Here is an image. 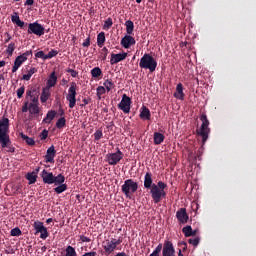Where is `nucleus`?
Returning <instances> with one entry per match:
<instances>
[{
    "mask_svg": "<svg viewBox=\"0 0 256 256\" xmlns=\"http://www.w3.org/2000/svg\"><path fill=\"white\" fill-rule=\"evenodd\" d=\"M144 188L150 189V195L155 204L161 202L163 198L167 196L165 189L167 188V184L159 181L156 184H153V174L147 172L144 176Z\"/></svg>",
    "mask_w": 256,
    "mask_h": 256,
    "instance_id": "f257e3e1",
    "label": "nucleus"
},
{
    "mask_svg": "<svg viewBox=\"0 0 256 256\" xmlns=\"http://www.w3.org/2000/svg\"><path fill=\"white\" fill-rule=\"evenodd\" d=\"M9 127V118H2V120H0V146L2 149H5L7 153L14 154L16 148L13 146L11 142V138L9 135Z\"/></svg>",
    "mask_w": 256,
    "mask_h": 256,
    "instance_id": "f03ea898",
    "label": "nucleus"
},
{
    "mask_svg": "<svg viewBox=\"0 0 256 256\" xmlns=\"http://www.w3.org/2000/svg\"><path fill=\"white\" fill-rule=\"evenodd\" d=\"M139 67L141 69H148L151 73H153L157 69V60L154 59V57L151 56V54L145 53L140 58Z\"/></svg>",
    "mask_w": 256,
    "mask_h": 256,
    "instance_id": "7ed1b4c3",
    "label": "nucleus"
},
{
    "mask_svg": "<svg viewBox=\"0 0 256 256\" xmlns=\"http://www.w3.org/2000/svg\"><path fill=\"white\" fill-rule=\"evenodd\" d=\"M139 189V184L132 179H128L124 182L122 185V192L125 195L126 198L131 199V196L137 192Z\"/></svg>",
    "mask_w": 256,
    "mask_h": 256,
    "instance_id": "20e7f679",
    "label": "nucleus"
},
{
    "mask_svg": "<svg viewBox=\"0 0 256 256\" xmlns=\"http://www.w3.org/2000/svg\"><path fill=\"white\" fill-rule=\"evenodd\" d=\"M202 122L200 130H197V134L202 137L203 144L207 141L210 132L209 120H207L206 114L200 116Z\"/></svg>",
    "mask_w": 256,
    "mask_h": 256,
    "instance_id": "39448f33",
    "label": "nucleus"
},
{
    "mask_svg": "<svg viewBox=\"0 0 256 256\" xmlns=\"http://www.w3.org/2000/svg\"><path fill=\"white\" fill-rule=\"evenodd\" d=\"M77 84L75 82L71 83V86L68 89V94L66 96V100L69 102V108L73 109L77 103Z\"/></svg>",
    "mask_w": 256,
    "mask_h": 256,
    "instance_id": "423d86ee",
    "label": "nucleus"
},
{
    "mask_svg": "<svg viewBox=\"0 0 256 256\" xmlns=\"http://www.w3.org/2000/svg\"><path fill=\"white\" fill-rule=\"evenodd\" d=\"M27 33L41 37L45 34V27L38 21H35L28 24Z\"/></svg>",
    "mask_w": 256,
    "mask_h": 256,
    "instance_id": "0eeeda50",
    "label": "nucleus"
},
{
    "mask_svg": "<svg viewBox=\"0 0 256 256\" xmlns=\"http://www.w3.org/2000/svg\"><path fill=\"white\" fill-rule=\"evenodd\" d=\"M123 158L124 154L120 150H117V152L106 154V161L111 166L118 165L120 160H122Z\"/></svg>",
    "mask_w": 256,
    "mask_h": 256,
    "instance_id": "6e6552de",
    "label": "nucleus"
},
{
    "mask_svg": "<svg viewBox=\"0 0 256 256\" xmlns=\"http://www.w3.org/2000/svg\"><path fill=\"white\" fill-rule=\"evenodd\" d=\"M122 242L123 241L121 239L117 240L115 238H112L111 240H106L103 248L106 253L112 254L116 250V248L122 244Z\"/></svg>",
    "mask_w": 256,
    "mask_h": 256,
    "instance_id": "1a4fd4ad",
    "label": "nucleus"
},
{
    "mask_svg": "<svg viewBox=\"0 0 256 256\" xmlns=\"http://www.w3.org/2000/svg\"><path fill=\"white\" fill-rule=\"evenodd\" d=\"M33 227L36 231L35 234L40 233L41 239L46 240L49 237L48 229L44 226V223H42L40 221H36V222H34Z\"/></svg>",
    "mask_w": 256,
    "mask_h": 256,
    "instance_id": "9d476101",
    "label": "nucleus"
},
{
    "mask_svg": "<svg viewBox=\"0 0 256 256\" xmlns=\"http://www.w3.org/2000/svg\"><path fill=\"white\" fill-rule=\"evenodd\" d=\"M118 109L122 110L125 114L131 111V98L127 94H123Z\"/></svg>",
    "mask_w": 256,
    "mask_h": 256,
    "instance_id": "9b49d317",
    "label": "nucleus"
},
{
    "mask_svg": "<svg viewBox=\"0 0 256 256\" xmlns=\"http://www.w3.org/2000/svg\"><path fill=\"white\" fill-rule=\"evenodd\" d=\"M29 113L32 115H38L40 113L39 97H33L29 102Z\"/></svg>",
    "mask_w": 256,
    "mask_h": 256,
    "instance_id": "f8f14e48",
    "label": "nucleus"
},
{
    "mask_svg": "<svg viewBox=\"0 0 256 256\" xmlns=\"http://www.w3.org/2000/svg\"><path fill=\"white\" fill-rule=\"evenodd\" d=\"M128 57V53L127 52H123V53H112L111 54V59H110V64L111 65H116L124 60H126Z\"/></svg>",
    "mask_w": 256,
    "mask_h": 256,
    "instance_id": "ddd939ff",
    "label": "nucleus"
},
{
    "mask_svg": "<svg viewBox=\"0 0 256 256\" xmlns=\"http://www.w3.org/2000/svg\"><path fill=\"white\" fill-rule=\"evenodd\" d=\"M162 256H175V247H173V243H171V241H165Z\"/></svg>",
    "mask_w": 256,
    "mask_h": 256,
    "instance_id": "4468645a",
    "label": "nucleus"
},
{
    "mask_svg": "<svg viewBox=\"0 0 256 256\" xmlns=\"http://www.w3.org/2000/svg\"><path fill=\"white\" fill-rule=\"evenodd\" d=\"M135 37L131 36V34L125 35L121 39V46L125 49L131 48V46L135 45Z\"/></svg>",
    "mask_w": 256,
    "mask_h": 256,
    "instance_id": "2eb2a0df",
    "label": "nucleus"
},
{
    "mask_svg": "<svg viewBox=\"0 0 256 256\" xmlns=\"http://www.w3.org/2000/svg\"><path fill=\"white\" fill-rule=\"evenodd\" d=\"M56 150L55 146H50L44 156L46 163H55Z\"/></svg>",
    "mask_w": 256,
    "mask_h": 256,
    "instance_id": "dca6fc26",
    "label": "nucleus"
},
{
    "mask_svg": "<svg viewBox=\"0 0 256 256\" xmlns=\"http://www.w3.org/2000/svg\"><path fill=\"white\" fill-rule=\"evenodd\" d=\"M176 218L181 224H186L189 221V215H187V209L182 208L176 212Z\"/></svg>",
    "mask_w": 256,
    "mask_h": 256,
    "instance_id": "f3484780",
    "label": "nucleus"
},
{
    "mask_svg": "<svg viewBox=\"0 0 256 256\" xmlns=\"http://www.w3.org/2000/svg\"><path fill=\"white\" fill-rule=\"evenodd\" d=\"M41 177H42L43 183L49 184V185L54 184V177L55 176H54L53 173H50L47 170H43L42 173H41Z\"/></svg>",
    "mask_w": 256,
    "mask_h": 256,
    "instance_id": "a211bd4d",
    "label": "nucleus"
},
{
    "mask_svg": "<svg viewBox=\"0 0 256 256\" xmlns=\"http://www.w3.org/2000/svg\"><path fill=\"white\" fill-rule=\"evenodd\" d=\"M57 81H58V77L56 75V72L55 71L51 72V74L47 80L46 88L51 89V88L55 87L57 84Z\"/></svg>",
    "mask_w": 256,
    "mask_h": 256,
    "instance_id": "6ab92c4d",
    "label": "nucleus"
},
{
    "mask_svg": "<svg viewBox=\"0 0 256 256\" xmlns=\"http://www.w3.org/2000/svg\"><path fill=\"white\" fill-rule=\"evenodd\" d=\"M174 97L179 100L185 99V93L183 92V84L178 83L176 86V92L174 93Z\"/></svg>",
    "mask_w": 256,
    "mask_h": 256,
    "instance_id": "aec40b11",
    "label": "nucleus"
},
{
    "mask_svg": "<svg viewBox=\"0 0 256 256\" xmlns=\"http://www.w3.org/2000/svg\"><path fill=\"white\" fill-rule=\"evenodd\" d=\"M24 62H26V61L20 55H18L14 60V64L12 67V73H16Z\"/></svg>",
    "mask_w": 256,
    "mask_h": 256,
    "instance_id": "412c9836",
    "label": "nucleus"
},
{
    "mask_svg": "<svg viewBox=\"0 0 256 256\" xmlns=\"http://www.w3.org/2000/svg\"><path fill=\"white\" fill-rule=\"evenodd\" d=\"M140 118L142 120H151V111L147 109V106H142L140 110Z\"/></svg>",
    "mask_w": 256,
    "mask_h": 256,
    "instance_id": "4be33fe9",
    "label": "nucleus"
},
{
    "mask_svg": "<svg viewBox=\"0 0 256 256\" xmlns=\"http://www.w3.org/2000/svg\"><path fill=\"white\" fill-rule=\"evenodd\" d=\"M56 115L57 112L55 110H49V112H47L45 118L43 119V123L51 124L52 121L55 119Z\"/></svg>",
    "mask_w": 256,
    "mask_h": 256,
    "instance_id": "5701e85b",
    "label": "nucleus"
},
{
    "mask_svg": "<svg viewBox=\"0 0 256 256\" xmlns=\"http://www.w3.org/2000/svg\"><path fill=\"white\" fill-rule=\"evenodd\" d=\"M51 97V91H50V88H43V91L41 93V96H40V100L42 103H46L49 98Z\"/></svg>",
    "mask_w": 256,
    "mask_h": 256,
    "instance_id": "b1692460",
    "label": "nucleus"
},
{
    "mask_svg": "<svg viewBox=\"0 0 256 256\" xmlns=\"http://www.w3.org/2000/svg\"><path fill=\"white\" fill-rule=\"evenodd\" d=\"M38 69L36 67H31L26 74H23L22 79L24 81H30L31 77L37 73Z\"/></svg>",
    "mask_w": 256,
    "mask_h": 256,
    "instance_id": "393cba45",
    "label": "nucleus"
},
{
    "mask_svg": "<svg viewBox=\"0 0 256 256\" xmlns=\"http://www.w3.org/2000/svg\"><path fill=\"white\" fill-rule=\"evenodd\" d=\"M106 42V34L105 32H100L97 35V45L102 48Z\"/></svg>",
    "mask_w": 256,
    "mask_h": 256,
    "instance_id": "a878e982",
    "label": "nucleus"
},
{
    "mask_svg": "<svg viewBox=\"0 0 256 256\" xmlns=\"http://www.w3.org/2000/svg\"><path fill=\"white\" fill-rule=\"evenodd\" d=\"M163 141H165V136H163V134H161V132H155L154 133V144L160 145L161 143H163Z\"/></svg>",
    "mask_w": 256,
    "mask_h": 256,
    "instance_id": "bb28decb",
    "label": "nucleus"
},
{
    "mask_svg": "<svg viewBox=\"0 0 256 256\" xmlns=\"http://www.w3.org/2000/svg\"><path fill=\"white\" fill-rule=\"evenodd\" d=\"M20 137L29 146H34L36 144L34 138H29V136H26L23 132H20Z\"/></svg>",
    "mask_w": 256,
    "mask_h": 256,
    "instance_id": "cd10ccee",
    "label": "nucleus"
},
{
    "mask_svg": "<svg viewBox=\"0 0 256 256\" xmlns=\"http://www.w3.org/2000/svg\"><path fill=\"white\" fill-rule=\"evenodd\" d=\"M125 26H126V33L128 35H132L133 34V30L135 29V24L131 20H127L125 22Z\"/></svg>",
    "mask_w": 256,
    "mask_h": 256,
    "instance_id": "c85d7f7f",
    "label": "nucleus"
},
{
    "mask_svg": "<svg viewBox=\"0 0 256 256\" xmlns=\"http://www.w3.org/2000/svg\"><path fill=\"white\" fill-rule=\"evenodd\" d=\"M65 181H66L65 176H63L62 174H59L56 177L54 176L53 184H55L56 186L63 185Z\"/></svg>",
    "mask_w": 256,
    "mask_h": 256,
    "instance_id": "c756f323",
    "label": "nucleus"
},
{
    "mask_svg": "<svg viewBox=\"0 0 256 256\" xmlns=\"http://www.w3.org/2000/svg\"><path fill=\"white\" fill-rule=\"evenodd\" d=\"M105 89L107 90V92H110L111 90H113L115 88V83L113 82L112 79H106L103 83Z\"/></svg>",
    "mask_w": 256,
    "mask_h": 256,
    "instance_id": "7c9ffc66",
    "label": "nucleus"
},
{
    "mask_svg": "<svg viewBox=\"0 0 256 256\" xmlns=\"http://www.w3.org/2000/svg\"><path fill=\"white\" fill-rule=\"evenodd\" d=\"M15 49H16V44H15V42H10V43L8 44L7 48H6V54H7L8 56H13V53H14Z\"/></svg>",
    "mask_w": 256,
    "mask_h": 256,
    "instance_id": "2f4dec72",
    "label": "nucleus"
},
{
    "mask_svg": "<svg viewBox=\"0 0 256 256\" xmlns=\"http://www.w3.org/2000/svg\"><path fill=\"white\" fill-rule=\"evenodd\" d=\"M66 124H67V120L66 118L62 117V118H59L56 122V128L57 129H63L66 127Z\"/></svg>",
    "mask_w": 256,
    "mask_h": 256,
    "instance_id": "473e14b6",
    "label": "nucleus"
},
{
    "mask_svg": "<svg viewBox=\"0 0 256 256\" xmlns=\"http://www.w3.org/2000/svg\"><path fill=\"white\" fill-rule=\"evenodd\" d=\"M26 179L29 181L30 185L35 184L37 182V175H35L34 172L28 173Z\"/></svg>",
    "mask_w": 256,
    "mask_h": 256,
    "instance_id": "72a5a7b5",
    "label": "nucleus"
},
{
    "mask_svg": "<svg viewBox=\"0 0 256 256\" xmlns=\"http://www.w3.org/2000/svg\"><path fill=\"white\" fill-rule=\"evenodd\" d=\"M91 75L93 78H99L102 75V69L100 67H94L91 70Z\"/></svg>",
    "mask_w": 256,
    "mask_h": 256,
    "instance_id": "f704fd0d",
    "label": "nucleus"
},
{
    "mask_svg": "<svg viewBox=\"0 0 256 256\" xmlns=\"http://www.w3.org/2000/svg\"><path fill=\"white\" fill-rule=\"evenodd\" d=\"M114 22H113V19L111 17L107 18L105 21H104V25H103V30H109L112 28Z\"/></svg>",
    "mask_w": 256,
    "mask_h": 256,
    "instance_id": "c9c22d12",
    "label": "nucleus"
},
{
    "mask_svg": "<svg viewBox=\"0 0 256 256\" xmlns=\"http://www.w3.org/2000/svg\"><path fill=\"white\" fill-rule=\"evenodd\" d=\"M65 251H66L65 256H78L76 249L72 246H67Z\"/></svg>",
    "mask_w": 256,
    "mask_h": 256,
    "instance_id": "e433bc0d",
    "label": "nucleus"
},
{
    "mask_svg": "<svg viewBox=\"0 0 256 256\" xmlns=\"http://www.w3.org/2000/svg\"><path fill=\"white\" fill-rule=\"evenodd\" d=\"M36 92L35 89H28L26 91V99L28 101H32L33 98H38V96H35L34 93Z\"/></svg>",
    "mask_w": 256,
    "mask_h": 256,
    "instance_id": "4c0bfd02",
    "label": "nucleus"
},
{
    "mask_svg": "<svg viewBox=\"0 0 256 256\" xmlns=\"http://www.w3.org/2000/svg\"><path fill=\"white\" fill-rule=\"evenodd\" d=\"M108 54H109V49L107 47H103L101 49V52H100L101 60L106 61L107 57H108Z\"/></svg>",
    "mask_w": 256,
    "mask_h": 256,
    "instance_id": "58836bf2",
    "label": "nucleus"
},
{
    "mask_svg": "<svg viewBox=\"0 0 256 256\" xmlns=\"http://www.w3.org/2000/svg\"><path fill=\"white\" fill-rule=\"evenodd\" d=\"M67 189H68V186L66 184H60V185H58V187H56L54 189V191L57 194H61V193L65 192Z\"/></svg>",
    "mask_w": 256,
    "mask_h": 256,
    "instance_id": "ea45409f",
    "label": "nucleus"
},
{
    "mask_svg": "<svg viewBox=\"0 0 256 256\" xmlns=\"http://www.w3.org/2000/svg\"><path fill=\"white\" fill-rule=\"evenodd\" d=\"M193 231V228L191 226H186L182 229V233L185 237H191V232Z\"/></svg>",
    "mask_w": 256,
    "mask_h": 256,
    "instance_id": "a19ab883",
    "label": "nucleus"
},
{
    "mask_svg": "<svg viewBox=\"0 0 256 256\" xmlns=\"http://www.w3.org/2000/svg\"><path fill=\"white\" fill-rule=\"evenodd\" d=\"M10 235L13 237H19L20 235H22V231L20 228L16 227L10 231Z\"/></svg>",
    "mask_w": 256,
    "mask_h": 256,
    "instance_id": "79ce46f5",
    "label": "nucleus"
},
{
    "mask_svg": "<svg viewBox=\"0 0 256 256\" xmlns=\"http://www.w3.org/2000/svg\"><path fill=\"white\" fill-rule=\"evenodd\" d=\"M161 250L163 251V244H159L155 250L153 251L152 254H150L149 256H159V254L161 253Z\"/></svg>",
    "mask_w": 256,
    "mask_h": 256,
    "instance_id": "37998d69",
    "label": "nucleus"
},
{
    "mask_svg": "<svg viewBox=\"0 0 256 256\" xmlns=\"http://www.w3.org/2000/svg\"><path fill=\"white\" fill-rule=\"evenodd\" d=\"M57 55H58V51L55 49H51L48 52V54H46L45 58H47V60H48V59H52V58L56 57Z\"/></svg>",
    "mask_w": 256,
    "mask_h": 256,
    "instance_id": "c03bdc74",
    "label": "nucleus"
},
{
    "mask_svg": "<svg viewBox=\"0 0 256 256\" xmlns=\"http://www.w3.org/2000/svg\"><path fill=\"white\" fill-rule=\"evenodd\" d=\"M103 138V130H96L94 132L95 141H100Z\"/></svg>",
    "mask_w": 256,
    "mask_h": 256,
    "instance_id": "a18cd8bd",
    "label": "nucleus"
},
{
    "mask_svg": "<svg viewBox=\"0 0 256 256\" xmlns=\"http://www.w3.org/2000/svg\"><path fill=\"white\" fill-rule=\"evenodd\" d=\"M47 54H45V52L43 50L41 51H38L35 53V57L36 58H40V59H43V60H47Z\"/></svg>",
    "mask_w": 256,
    "mask_h": 256,
    "instance_id": "49530a36",
    "label": "nucleus"
},
{
    "mask_svg": "<svg viewBox=\"0 0 256 256\" xmlns=\"http://www.w3.org/2000/svg\"><path fill=\"white\" fill-rule=\"evenodd\" d=\"M25 93V86H21L17 89V98L21 99Z\"/></svg>",
    "mask_w": 256,
    "mask_h": 256,
    "instance_id": "de8ad7c7",
    "label": "nucleus"
},
{
    "mask_svg": "<svg viewBox=\"0 0 256 256\" xmlns=\"http://www.w3.org/2000/svg\"><path fill=\"white\" fill-rule=\"evenodd\" d=\"M106 93V88L104 86L97 87V96L101 97Z\"/></svg>",
    "mask_w": 256,
    "mask_h": 256,
    "instance_id": "09e8293b",
    "label": "nucleus"
},
{
    "mask_svg": "<svg viewBox=\"0 0 256 256\" xmlns=\"http://www.w3.org/2000/svg\"><path fill=\"white\" fill-rule=\"evenodd\" d=\"M33 55V51L32 50H28L26 52H24L23 54H21L20 56L27 61L29 56Z\"/></svg>",
    "mask_w": 256,
    "mask_h": 256,
    "instance_id": "8fccbe9b",
    "label": "nucleus"
},
{
    "mask_svg": "<svg viewBox=\"0 0 256 256\" xmlns=\"http://www.w3.org/2000/svg\"><path fill=\"white\" fill-rule=\"evenodd\" d=\"M29 101H25L23 106H22V113H27L28 111H30V108H29Z\"/></svg>",
    "mask_w": 256,
    "mask_h": 256,
    "instance_id": "3c124183",
    "label": "nucleus"
},
{
    "mask_svg": "<svg viewBox=\"0 0 256 256\" xmlns=\"http://www.w3.org/2000/svg\"><path fill=\"white\" fill-rule=\"evenodd\" d=\"M90 45H91V37L88 36V37L85 39V41L82 43V46L85 47V48H88V47H90Z\"/></svg>",
    "mask_w": 256,
    "mask_h": 256,
    "instance_id": "603ef678",
    "label": "nucleus"
},
{
    "mask_svg": "<svg viewBox=\"0 0 256 256\" xmlns=\"http://www.w3.org/2000/svg\"><path fill=\"white\" fill-rule=\"evenodd\" d=\"M199 241H200L199 238H193V239H189L188 243L196 247L199 244Z\"/></svg>",
    "mask_w": 256,
    "mask_h": 256,
    "instance_id": "864d4df0",
    "label": "nucleus"
},
{
    "mask_svg": "<svg viewBox=\"0 0 256 256\" xmlns=\"http://www.w3.org/2000/svg\"><path fill=\"white\" fill-rule=\"evenodd\" d=\"M49 132L48 130H42L41 134H40V139L41 140H46L48 138Z\"/></svg>",
    "mask_w": 256,
    "mask_h": 256,
    "instance_id": "5fc2aeb1",
    "label": "nucleus"
},
{
    "mask_svg": "<svg viewBox=\"0 0 256 256\" xmlns=\"http://www.w3.org/2000/svg\"><path fill=\"white\" fill-rule=\"evenodd\" d=\"M67 72L70 73L73 78H76L78 76V71L75 69L69 68Z\"/></svg>",
    "mask_w": 256,
    "mask_h": 256,
    "instance_id": "6e6d98bb",
    "label": "nucleus"
},
{
    "mask_svg": "<svg viewBox=\"0 0 256 256\" xmlns=\"http://www.w3.org/2000/svg\"><path fill=\"white\" fill-rule=\"evenodd\" d=\"M20 20V16L18 14L11 16L12 23L16 24Z\"/></svg>",
    "mask_w": 256,
    "mask_h": 256,
    "instance_id": "4d7b16f0",
    "label": "nucleus"
},
{
    "mask_svg": "<svg viewBox=\"0 0 256 256\" xmlns=\"http://www.w3.org/2000/svg\"><path fill=\"white\" fill-rule=\"evenodd\" d=\"M5 35L7 36V38L4 40V43L7 44L12 40V36L9 32H5Z\"/></svg>",
    "mask_w": 256,
    "mask_h": 256,
    "instance_id": "13d9d810",
    "label": "nucleus"
},
{
    "mask_svg": "<svg viewBox=\"0 0 256 256\" xmlns=\"http://www.w3.org/2000/svg\"><path fill=\"white\" fill-rule=\"evenodd\" d=\"M80 240H81L82 242H86V243L91 242V239L88 238V237H86V236H81V237H80Z\"/></svg>",
    "mask_w": 256,
    "mask_h": 256,
    "instance_id": "bf43d9fd",
    "label": "nucleus"
},
{
    "mask_svg": "<svg viewBox=\"0 0 256 256\" xmlns=\"http://www.w3.org/2000/svg\"><path fill=\"white\" fill-rule=\"evenodd\" d=\"M16 24H17V26H18L19 28H24V26H25V22L22 21L21 19H20Z\"/></svg>",
    "mask_w": 256,
    "mask_h": 256,
    "instance_id": "052dcab7",
    "label": "nucleus"
},
{
    "mask_svg": "<svg viewBox=\"0 0 256 256\" xmlns=\"http://www.w3.org/2000/svg\"><path fill=\"white\" fill-rule=\"evenodd\" d=\"M34 3H35L34 0H26V1H25V6H33Z\"/></svg>",
    "mask_w": 256,
    "mask_h": 256,
    "instance_id": "680f3d73",
    "label": "nucleus"
},
{
    "mask_svg": "<svg viewBox=\"0 0 256 256\" xmlns=\"http://www.w3.org/2000/svg\"><path fill=\"white\" fill-rule=\"evenodd\" d=\"M82 256H97V252L91 251V252L85 253V254L82 255Z\"/></svg>",
    "mask_w": 256,
    "mask_h": 256,
    "instance_id": "e2e57ef3",
    "label": "nucleus"
},
{
    "mask_svg": "<svg viewBox=\"0 0 256 256\" xmlns=\"http://www.w3.org/2000/svg\"><path fill=\"white\" fill-rule=\"evenodd\" d=\"M89 104V100L87 98L83 99V104H81L82 107L86 106Z\"/></svg>",
    "mask_w": 256,
    "mask_h": 256,
    "instance_id": "0e129e2a",
    "label": "nucleus"
},
{
    "mask_svg": "<svg viewBox=\"0 0 256 256\" xmlns=\"http://www.w3.org/2000/svg\"><path fill=\"white\" fill-rule=\"evenodd\" d=\"M6 66V61L5 60H0V68Z\"/></svg>",
    "mask_w": 256,
    "mask_h": 256,
    "instance_id": "69168bd1",
    "label": "nucleus"
},
{
    "mask_svg": "<svg viewBox=\"0 0 256 256\" xmlns=\"http://www.w3.org/2000/svg\"><path fill=\"white\" fill-rule=\"evenodd\" d=\"M115 256H128V255L125 252H121V253L116 254Z\"/></svg>",
    "mask_w": 256,
    "mask_h": 256,
    "instance_id": "338daca9",
    "label": "nucleus"
},
{
    "mask_svg": "<svg viewBox=\"0 0 256 256\" xmlns=\"http://www.w3.org/2000/svg\"><path fill=\"white\" fill-rule=\"evenodd\" d=\"M183 251H187V243H183V248H182Z\"/></svg>",
    "mask_w": 256,
    "mask_h": 256,
    "instance_id": "774afa93",
    "label": "nucleus"
}]
</instances>
